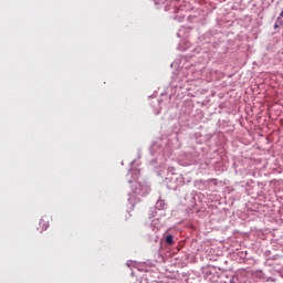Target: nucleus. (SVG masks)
<instances>
[{"mask_svg": "<svg viewBox=\"0 0 283 283\" xmlns=\"http://www.w3.org/2000/svg\"><path fill=\"white\" fill-rule=\"evenodd\" d=\"M49 227H50V223H48V221H45V219L40 220V228L42 231H48Z\"/></svg>", "mask_w": 283, "mask_h": 283, "instance_id": "f257e3e1", "label": "nucleus"}, {"mask_svg": "<svg viewBox=\"0 0 283 283\" xmlns=\"http://www.w3.org/2000/svg\"><path fill=\"white\" fill-rule=\"evenodd\" d=\"M166 243H167V244H174V237H172L171 234H168V235L166 237Z\"/></svg>", "mask_w": 283, "mask_h": 283, "instance_id": "f03ea898", "label": "nucleus"}]
</instances>
